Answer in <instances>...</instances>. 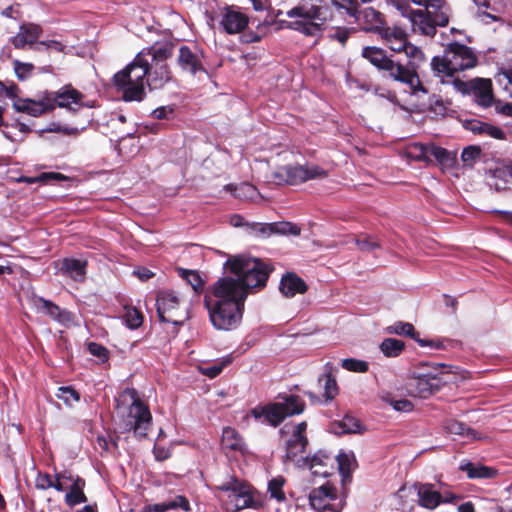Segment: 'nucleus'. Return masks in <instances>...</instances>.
I'll use <instances>...</instances> for the list:
<instances>
[{
    "instance_id": "obj_1",
    "label": "nucleus",
    "mask_w": 512,
    "mask_h": 512,
    "mask_svg": "<svg viewBox=\"0 0 512 512\" xmlns=\"http://www.w3.org/2000/svg\"><path fill=\"white\" fill-rule=\"evenodd\" d=\"M246 295L229 276L219 278L211 287V295L204 297L209 319L217 330L229 331L241 323Z\"/></svg>"
},
{
    "instance_id": "obj_2",
    "label": "nucleus",
    "mask_w": 512,
    "mask_h": 512,
    "mask_svg": "<svg viewBox=\"0 0 512 512\" xmlns=\"http://www.w3.org/2000/svg\"><path fill=\"white\" fill-rule=\"evenodd\" d=\"M407 17L421 34L433 37L436 27L449 23L448 8L442 0H387Z\"/></svg>"
},
{
    "instance_id": "obj_3",
    "label": "nucleus",
    "mask_w": 512,
    "mask_h": 512,
    "mask_svg": "<svg viewBox=\"0 0 512 512\" xmlns=\"http://www.w3.org/2000/svg\"><path fill=\"white\" fill-rule=\"evenodd\" d=\"M286 27L307 37L320 38L330 19L329 8L323 0H301L286 11Z\"/></svg>"
},
{
    "instance_id": "obj_4",
    "label": "nucleus",
    "mask_w": 512,
    "mask_h": 512,
    "mask_svg": "<svg viewBox=\"0 0 512 512\" xmlns=\"http://www.w3.org/2000/svg\"><path fill=\"white\" fill-rule=\"evenodd\" d=\"M225 267L235 275V277H230L237 286L244 290L246 297L250 291L264 288L273 270L270 263L245 255L227 260Z\"/></svg>"
},
{
    "instance_id": "obj_5",
    "label": "nucleus",
    "mask_w": 512,
    "mask_h": 512,
    "mask_svg": "<svg viewBox=\"0 0 512 512\" xmlns=\"http://www.w3.org/2000/svg\"><path fill=\"white\" fill-rule=\"evenodd\" d=\"M116 409L124 432L133 431L137 437H145L151 426L152 415L148 406L139 398L134 388H126Z\"/></svg>"
},
{
    "instance_id": "obj_6",
    "label": "nucleus",
    "mask_w": 512,
    "mask_h": 512,
    "mask_svg": "<svg viewBox=\"0 0 512 512\" xmlns=\"http://www.w3.org/2000/svg\"><path fill=\"white\" fill-rule=\"evenodd\" d=\"M149 60L143 52L113 77V84L126 102L142 101L145 97V78Z\"/></svg>"
},
{
    "instance_id": "obj_7",
    "label": "nucleus",
    "mask_w": 512,
    "mask_h": 512,
    "mask_svg": "<svg viewBox=\"0 0 512 512\" xmlns=\"http://www.w3.org/2000/svg\"><path fill=\"white\" fill-rule=\"evenodd\" d=\"M362 56L378 69L386 71L391 79L407 85L411 94L428 93L418 75L406 69L403 64L393 61L383 49L368 46L362 50Z\"/></svg>"
},
{
    "instance_id": "obj_8",
    "label": "nucleus",
    "mask_w": 512,
    "mask_h": 512,
    "mask_svg": "<svg viewBox=\"0 0 512 512\" xmlns=\"http://www.w3.org/2000/svg\"><path fill=\"white\" fill-rule=\"evenodd\" d=\"M477 57L472 49L464 44L452 43L444 51L442 57L435 56L431 61L437 76L453 77L456 73L476 66Z\"/></svg>"
},
{
    "instance_id": "obj_9",
    "label": "nucleus",
    "mask_w": 512,
    "mask_h": 512,
    "mask_svg": "<svg viewBox=\"0 0 512 512\" xmlns=\"http://www.w3.org/2000/svg\"><path fill=\"white\" fill-rule=\"evenodd\" d=\"M304 409L305 403L300 396L288 395L280 402L257 405L251 409L250 414L255 420L276 427L286 417L301 414Z\"/></svg>"
},
{
    "instance_id": "obj_10",
    "label": "nucleus",
    "mask_w": 512,
    "mask_h": 512,
    "mask_svg": "<svg viewBox=\"0 0 512 512\" xmlns=\"http://www.w3.org/2000/svg\"><path fill=\"white\" fill-rule=\"evenodd\" d=\"M445 366H432L427 372L412 376L407 382L408 392L416 397L427 398L448 382Z\"/></svg>"
},
{
    "instance_id": "obj_11",
    "label": "nucleus",
    "mask_w": 512,
    "mask_h": 512,
    "mask_svg": "<svg viewBox=\"0 0 512 512\" xmlns=\"http://www.w3.org/2000/svg\"><path fill=\"white\" fill-rule=\"evenodd\" d=\"M327 175V171L317 165H288L274 171L271 179L277 185H297L312 179H322Z\"/></svg>"
},
{
    "instance_id": "obj_12",
    "label": "nucleus",
    "mask_w": 512,
    "mask_h": 512,
    "mask_svg": "<svg viewBox=\"0 0 512 512\" xmlns=\"http://www.w3.org/2000/svg\"><path fill=\"white\" fill-rule=\"evenodd\" d=\"M224 493L226 507L231 511H240L252 507L254 500L250 487L236 478H231L218 487Z\"/></svg>"
},
{
    "instance_id": "obj_13",
    "label": "nucleus",
    "mask_w": 512,
    "mask_h": 512,
    "mask_svg": "<svg viewBox=\"0 0 512 512\" xmlns=\"http://www.w3.org/2000/svg\"><path fill=\"white\" fill-rule=\"evenodd\" d=\"M306 428L307 423L304 421L292 427L291 436L286 445L285 463H292L298 468H306L308 457L302 456L308 443L305 436Z\"/></svg>"
},
{
    "instance_id": "obj_14",
    "label": "nucleus",
    "mask_w": 512,
    "mask_h": 512,
    "mask_svg": "<svg viewBox=\"0 0 512 512\" xmlns=\"http://www.w3.org/2000/svg\"><path fill=\"white\" fill-rule=\"evenodd\" d=\"M410 154L422 161H429L433 157L443 169H451L455 166L456 153L434 144H415Z\"/></svg>"
},
{
    "instance_id": "obj_15",
    "label": "nucleus",
    "mask_w": 512,
    "mask_h": 512,
    "mask_svg": "<svg viewBox=\"0 0 512 512\" xmlns=\"http://www.w3.org/2000/svg\"><path fill=\"white\" fill-rule=\"evenodd\" d=\"M180 298L174 291H161L157 295L156 305L159 319L165 323L180 324L179 319Z\"/></svg>"
},
{
    "instance_id": "obj_16",
    "label": "nucleus",
    "mask_w": 512,
    "mask_h": 512,
    "mask_svg": "<svg viewBox=\"0 0 512 512\" xmlns=\"http://www.w3.org/2000/svg\"><path fill=\"white\" fill-rule=\"evenodd\" d=\"M47 96L51 99L53 110L55 107H60L76 112L78 108L86 106L83 102L85 96L70 84L61 87L56 92L47 91Z\"/></svg>"
},
{
    "instance_id": "obj_17",
    "label": "nucleus",
    "mask_w": 512,
    "mask_h": 512,
    "mask_svg": "<svg viewBox=\"0 0 512 512\" xmlns=\"http://www.w3.org/2000/svg\"><path fill=\"white\" fill-rule=\"evenodd\" d=\"M309 501L315 510L339 512L343 508L342 501L335 502L336 489L329 483L314 488L309 494Z\"/></svg>"
},
{
    "instance_id": "obj_18",
    "label": "nucleus",
    "mask_w": 512,
    "mask_h": 512,
    "mask_svg": "<svg viewBox=\"0 0 512 512\" xmlns=\"http://www.w3.org/2000/svg\"><path fill=\"white\" fill-rule=\"evenodd\" d=\"M13 107L16 111L26 113L33 117H39L45 113L53 111L51 99L48 98L47 91L41 93L38 99H18L14 102Z\"/></svg>"
},
{
    "instance_id": "obj_19",
    "label": "nucleus",
    "mask_w": 512,
    "mask_h": 512,
    "mask_svg": "<svg viewBox=\"0 0 512 512\" xmlns=\"http://www.w3.org/2000/svg\"><path fill=\"white\" fill-rule=\"evenodd\" d=\"M56 273L76 282H83L86 276L87 262L75 258H63L53 262Z\"/></svg>"
},
{
    "instance_id": "obj_20",
    "label": "nucleus",
    "mask_w": 512,
    "mask_h": 512,
    "mask_svg": "<svg viewBox=\"0 0 512 512\" xmlns=\"http://www.w3.org/2000/svg\"><path fill=\"white\" fill-rule=\"evenodd\" d=\"M42 33L43 29L40 25L31 22L23 23L16 35L10 38V42L16 49H26L34 44H39L38 39Z\"/></svg>"
},
{
    "instance_id": "obj_21",
    "label": "nucleus",
    "mask_w": 512,
    "mask_h": 512,
    "mask_svg": "<svg viewBox=\"0 0 512 512\" xmlns=\"http://www.w3.org/2000/svg\"><path fill=\"white\" fill-rule=\"evenodd\" d=\"M477 7V16L485 23L501 21V15L507 7V0H473Z\"/></svg>"
},
{
    "instance_id": "obj_22",
    "label": "nucleus",
    "mask_w": 512,
    "mask_h": 512,
    "mask_svg": "<svg viewBox=\"0 0 512 512\" xmlns=\"http://www.w3.org/2000/svg\"><path fill=\"white\" fill-rule=\"evenodd\" d=\"M468 90L472 93L475 102L484 108L492 106L494 94L492 81L487 78H474L467 84Z\"/></svg>"
},
{
    "instance_id": "obj_23",
    "label": "nucleus",
    "mask_w": 512,
    "mask_h": 512,
    "mask_svg": "<svg viewBox=\"0 0 512 512\" xmlns=\"http://www.w3.org/2000/svg\"><path fill=\"white\" fill-rule=\"evenodd\" d=\"M180 67L192 74L204 71L203 52L196 46H181L178 55Z\"/></svg>"
},
{
    "instance_id": "obj_24",
    "label": "nucleus",
    "mask_w": 512,
    "mask_h": 512,
    "mask_svg": "<svg viewBox=\"0 0 512 512\" xmlns=\"http://www.w3.org/2000/svg\"><path fill=\"white\" fill-rule=\"evenodd\" d=\"M418 505L428 510L436 509L442 503V493L434 489L431 483H415Z\"/></svg>"
},
{
    "instance_id": "obj_25",
    "label": "nucleus",
    "mask_w": 512,
    "mask_h": 512,
    "mask_svg": "<svg viewBox=\"0 0 512 512\" xmlns=\"http://www.w3.org/2000/svg\"><path fill=\"white\" fill-rule=\"evenodd\" d=\"M335 457L326 451H318L308 458L307 468L315 476L328 477L334 469Z\"/></svg>"
},
{
    "instance_id": "obj_26",
    "label": "nucleus",
    "mask_w": 512,
    "mask_h": 512,
    "mask_svg": "<svg viewBox=\"0 0 512 512\" xmlns=\"http://www.w3.org/2000/svg\"><path fill=\"white\" fill-rule=\"evenodd\" d=\"M220 24L226 33L236 34L246 28L248 17L233 6L226 7Z\"/></svg>"
},
{
    "instance_id": "obj_27",
    "label": "nucleus",
    "mask_w": 512,
    "mask_h": 512,
    "mask_svg": "<svg viewBox=\"0 0 512 512\" xmlns=\"http://www.w3.org/2000/svg\"><path fill=\"white\" fill-rule=\"evenodd\" d=\"M380 35L390 50L402 53L407 44V33L399 27H382Z\"/></svg>"
},
{
    "instance_id": "obj_28",
    "label": "nucleus",
    "mask_w": 512,
    "mask_h": 512,
    "mask_svg": "<svg viewBox=\"0 0 512 512\" xmlns=\"http://www.w3.org/2000/svg\"><path fill=\"white\" fill-rule=\"evenodd\" d=\"M146 77L145 83L151 90L163 88L171 79L166 63H149Z\"/></svg>"
},
{
    "instance_id": "obj_29",
    "label": "nucleus",
    "mask_w": 512,
    "mask_h": 512,
    "mask_svg": "<svg viewBox=\"0 0 512 512\" xmlns=\"http://www.w3.org/2000/svg\"><path fill=\"white\" fill-rule=\"evenodd\" d=\"M279 290L285 297L291 298L296 294L305 293L307 290V285L296 274L287 273L281 278Z\"/></svg>"
},
{
    "instance_id": "obj_30",
    "label": "nucleus",
    "mask_w": 512,
    "mask_h": 512,
    "mask_svg": "<svg viewBox=\"0 0 512 512\" xmlns=\"http://www.w3.org/2000/svg\"><path fill=\"white\" fill-rule=\"evenodd\" d=\"M464 127L474 134L486 135L495 139H504L505 133L499 127L480 120L472 119L465 122Z\"/></svg>"
},
{
    "instance_id": "obj_31",
    "label": "nucleus",
    "mask_w": 512,
    "mask_h": 512,
    "mask_svg": "<svg viewBox=\"0 0 512 512\" xmlns=\"http://www.w3.org/2000/svg\"><path fill=\"white\" fill-rule=\"evenodd\" d=\"M497 84L512 98V51L508 52L505 63L495 75Z\"/></svg>"
},
{
    "instance_id": "obj_32",
    "label": "nucleus",
    "mask_w": 512,
    "mask_h": 512,
    "mask_svg": "<svg viewBox=\"0 0 512 512\" xmlns=\"http://www.w3.org/2000/svg\"><path fill=\"white\" fill-rule=\"evenodd\" d=\"M511 169L507 166L497 167L490 171L487 178L488 185L494 188L496 191H502L509 187L512 183L511 180Z\"/></svg>"
},
{
    "instance_id": "obj_33",
    "label": "nucleus",
    "mask_w": 512,
    "mask_h": 512,
    "mask_svg": "<svg viewBox=\"0 0 512 512\" xmlns=\"http://www.w3.org/2000/svg\"><path fill=\"white\" fill-rule=\"evenodd\" d=\"M459 469L467 473L470 479H488L492 478L496 471L484 465L474 464L470 461H462Z\"/></svg>"
},
{
    "instance_id": "obj_34",
    "label": "nucleus",
    "mask_w": 512,
    "mask_h": 512,
    "mask_svg": "<svg viewBox=\"0 0 512 512\" xmlns=\"http://www.w3.org/2000/svg\"><path fill=\"white\" fill-rule=\"evenodd\" d=\"M85 481L76 477L72 480L70 491L65 495V502L68 506L73 507L81 503L87 502V497L83 492Z\"/></svg>"
},
{
    "instance_id": "obj_35",
    "label": "nucleus",
    "mask_w": 512,
    "mask_h": 512,
    "mask_svg": "<svg viewBox=\"0 0 512 512\" xmlns=\"http://www.w3.org/2000/svg\"><path fill=\"white\" fill-rule=\"evenodd\" d=\"M402 53H404L408 59V63L406 66L404 65V67L412 71L415 75H418L416 70L425 61V55L422 50L419 47L407 42L405 48L402 50Z\"/></svg>"
},
{
    "instance_id": "obj_36",
    "label": "nucleus",
    "mask_w": 512,
    "mask_h": 512,
    "mask_svg": "<svg viewBox=\"0 0 512 512\" xmlns=\"http://www.w3.org/2000/svg\"><path fill=\"white\" fill-rule=\"evenodd\" d=\"M444 429L447 433L453 435H459L471 440L480 439L479 433L477 431L467 427L465 423L459 422L454 419H449L445 421Z\"/></svg>"
},
{
    "instance_id": "obj_37",
    "label": "nucleus",
    "mask_w": 512,
    "mask_h": 512,
    "mask_svg": "<svg viewBox=\"0 0 512 512\" xmlns=\"http://www.w3.org/2000/svg\"><path fill=\"white\" fill-rule=\"evenodd\" d=\"M338 469L342 476V481L350 479L351 473L356 468L357 463L355 456L352 452H340L336 457Z\"/></svg>"
},
{
    "instance_id": "obj_38",
    "label": "nucleus",
    "mask_w": 512,
    "mask_h": 512,
    "mask_svg": "<svg viewBox=\"0 0 512 512\" xmlns=\"http://www.w3.org/2000/svg\"><path fill=\"white\" fill-rule=\"evenodd\" d=\"M37 307L49 315L52 319L59 322H65L70 318V315L67 311L61 310L58 305L42 297L37 299Z\"/></svg>"
},
{
    "instance_id": "obj_39",
    "label": "nucleus",
    "mask_w": 512,
    "mask_h": 512,
    "mask_svg": "<svg viewBox=\"0 0 512 512\" xmlns=\"http://www.w3.org/2000/svg\"><path fill=\"white\" fill-rule=\"evenodd\" d=\"M221 443L224 449L232 451H242L244 442L239 433L231 428L226 427L222 431Z\"/></svg>"
},
{
    "instance_id": "obj_40",
    "label": "nucleus",
    "mask_w": 512,
    "mask_h": 512,
    "mask_svg": "<svg viewBox=\"0 0 512 512\" xmlns=\"http://www.w3.org/2000/svg\"><path fill=\"white\" fill-rule=\"evenodd\" d=\"M387 332L390 334L405 335L416 340L421 346L431 345V342L418 339V333L415 332L414 326L408 322H396L387 327Z\"/></svg>"
},
{
    "instance_id": "obj_41",
    "label": "nucleus",
    "mask_w": 512,
    "mask_h": 512,
    "mask_svg": "<svg viewBox=\"0 0 512 512\" xmlns=\"http://www.w3.org/2000/svg\"><path fill=\"white\" fill-rule=\"evenodd\" d=\"M124 313L122 318L124 320L125 325L129 329H137L142 325L143 315L142 313L136 309L135 307L125 305L123 307Z\"/></svg>"
},
{
    "instance_id": "obj_42",
    "label": "nucleus",
    "mask_w": 512,
    "mask_h": 512,
    "mask_svg": "<svg viewBox=\"0 0 512 512\" xmlns=\"http://www.w3.org/2000/svg\"><path fill=\"white\" fill-rule=\"evenodd\" d=\"M182 508L187 511L190 509L189 502L184 496H178L176 500L169 501L167 503H158L154 505H149L148 510L150 512H166L169 509Z\"/></svg>"
},
{
    "instance_id": "obj_43",
    "label": "nucleus",
    "mask_w": 512,
    "mask_h": 512,
    "mask_svg": "<svg viewBox=\"0 0 512 512\" xmlns=\"http://www.w3.org/2000/svg\"><path fill=\"white\" fill-rule=\"evenodd\" d=\"M178 274L191 285L196 293H200L203 290L204 281L198 271L179 268Z\"/></svg>"
},
{
    "instance_id": "obj_44",
    "label": "nucleus",
    "mask_w": 512,
    "mask_h": 512,
    "mask_svg": "<svg viewBox=\"0 0 512 512\" xmlns=\"http://www.w3.org/2000/svg\"><path fill=\"white\" fill-rule=\"evenodd\" d=\"M404 347V342L395 338L384 339L380 344L381 352L387 357H397Z\"/></svg>"
},
{
    "instance_id": "obj_45",
    "label": "nucleus",
    "mask_w": 512,
    "mask_h": 512,
    "mask_svg": "<svg viewBox=\"0 0 512 512\" xmlns=\"http://www.w3.org/2000/svg\"><path fill=\"white\" fill-rule=\"evenodd\" d=\"M143 54L145 57H150V64L165 63L171 55V48L168 45L154 46L146 54Z\"/></svg>"
},
{
    "instance_id": "obj_46",
    "label": "nucleus",
    "mask_w": 512,
    "mask_h": 512,
    "mask_svg": "<svg viewBox=\"0 0 512 512\" xmlns=\"http://www.w3.org/2000/svg\"><path fill=\"white\" fill-rule=\"evenodd\" d=\"M285 482L286 481L282 476H277L269 481L268 492L270 493L271 498H274L279 502L285 500L286 497L283 491V486Z\"/></svg>"
},
{
    "instance_id": "obj_47",
    "label": "nucleus",
    "mask_w": 512,
    "mask_h": 512,
    "mask_svg": "<svg viewBox=\"0 0 512 512\" xmlns=\"http://www.w3.org/2000/svg\"><path fill=\"white\" fill-rule=\"evenodd\" d=\"M65 177L61 173L56 172H44L37 177L21 176L18 178V182L34 184V183H47L51 180H63Z\"/></svg>"
},
{
    "instance_id": "obj_48",
    "label": "nucleus",
    "mask_w": 512,
    "mask_h": 512,
    "mask_svg": "<svg viewBox=\"0 0 512 512\" xmlns=\"http://www.w3.org/2000/svg\"><path fill=\"white\" fill-rule=\"evenodd\" d=\"M56 396L68 406H72L80 400L79 393L71 386L59 387Z\"/></svg>"
},
{
    "instance_id": "obj_49",
    "label": "nucleus",
    "mask_w": 512,
    "mask_h": 512,
    "mask_svg": "<svg viewBox=\"0 0 512 512\" xmlns=\"http://www.w3.org/2000/svg\"><path fill=\"white\" fill-rule=\"evenodd\" d=\"M74 478L72 477H66L64 475H57L55 480H52L49 475H44V480H46V483L39 484L40 488L47 489V488H55L57 491H64L67 486L65 484V480H69L72 482Z\"/></svg>"
},
{
    "instance_id": "obj_50",
    "label": "nucleus",
    "mask_w": 512,
    "mask_h": 512,
    "mask_svg": "<svg viewBox=\"0 0 512 512\" xmlns=\"http://www.w3.org/2000/svg\"><path fill=\"white\" fill-rule=\"evenodd\" d=\"M481 150L477 146H468L463 149L461 159L465 166L472 167L480 158Z\"/></svg>"
},
{
    "instance_id": "obj_51",
    "label": "nucleus",
    "mask_w": 512,
    "mask_h": 512,
    "mask_svg": "<svg viewBox=\"0 0 512 512\" xmlns=\"http://www.w3.org/2000/svg\"><path fill=\"white\" fill-rule=\"evenodd\" d=\"M13 67L17 78L22 81L28 79L34 70V65L32 63L21 62L19 60L13 61Z\"/></svg>"
},
{
    "instance_id": "obj_52",
    "label": "nucleus",
    "mask_w": 512,
    "mask_h": 512,
    "mask_svg": "<svg viewBox=\"0 0 512 512\" xmlns=\"http://www.w3.org/2000/svg\"><path fill=\"white\" fill-rule=\"evenodd\" d=\"M339 427L342 433H357L361 432L360 421L353 416H345L340 422Z\"/></svg>"
},
{
    "instance_id": "obj_53",
    "label": "nucleus",
    "mask_w": 512,
    "mask_h": 512,
    "mask_svg": "<svg viewBox=\"0 0 512 512\" xmlns=\"http://www.w3.org/2000/svg\"><path fill=\"white\" fill-rule=\"evenodd\" d=\"M341 366L352 372H358V373H364L368 371V363L362 360L354 359V358H347L342 360Z\"/></svg>"
},
{
    "instance_id": "obj_54",
    "label": "nucleus",
    "mask_w": 512,
    "mask_h": 512,
    "mask_svg": "<svg viewBox=\"0 0 512 512\" xmlns=\"http://www.w3.org/2000/svg\"><path fill=\"white\" fill-rule=\"evenodd\" d=\"M300 231L301 230L297 225L292 224L290 222L273 223V234L299 235Z\"/></svg>"
},
{
    "instance_id": "obj_55",
    "label": "nucleus",
    "mask_w": 512,
    "mask_h": 512,
    "mask_svg": "<svg viewBox=\"0 0 512 512\" xmlns=\"http://www.w3.org/2000/svg\"><path fill=\"white\" fill-rule=\"evenodd\" d=\"M355 244L361 251H372L380 247V244L367 235L354 238Z\"/></svg>"
},
{
    "instance_id": "obj_56",
    "label": "nucleus",
    "mask_w": 512,
    "mask_h": 512,
    "mask_svg": "<svg viewBox=\"0 0 512 512\" xmlns=\"http://www.w3.org/2000/svg\"><path fill=\"white\" fill-rule=\"evenodd\" d=\"M338 394V387L336 380L330 375L324 377V396L327 401L335 398Z\"/></svg>"
},
{
    "instance_id": "obj_57",
    "label": "nucleus",
    "mask_w": 512,
    "mask_h": 512,
    "mask_svg": "<svg viewBox=\"0 0 512 512\" xmlns=\"http://www.w3.org/2000/svg\"><path fill=\"white\" fill-rule=\"evenodd\" d=\"M250 233L257 237H268L273 234V223H253L250 225Z\"/></svg>"
},
{
    "instance_id": "obj_58",
    "label": "nucleus",
    "mask_w": 512,
    "mask_h": 512,
    "mask_svg": "<svg viewBox=\"0 0 512 512\" xmlns=\"http://www.w3.org/2000/svg\"><path fill=\"white\" fill-rule=\"evenodd\" d=\"M333 5L340 9H345L350 16H356L358 11V0H333Z\"/></svg>"
},
{
    "instance_id": "obj_59",
    "label": "nucleus",
    "mask_w": 512,
    "mask_h": 512,
    "mask_svg": "<svg viewBox=\"0 0 512 512\" xmlns=\"http://www.w3.org/2000/svg\"><path fill=\"white\" fill-rule=\"evenodd\" d=\"M225 189L229 191H234L237 197H242L243 195L252 197L253 194L255 193V187L248 183H244L239 187H233V185L229 184L225 186Z\"/></svg>"
},
{
    "instance_id": "obj_60",
    "label": "nucleus",
    "mask_w": 512,
    "mask_h": 512,
    "mask_svg": "<svg viewBox=\"0 0 512 512\" xmlns=\"http://www.w3.org/2000/svg\"><path fill=\"white\" fill-rule=\"evenodd\" d=\"M364 17L367 21L371 22L373 28H380L383 24L382 15L374 8H366L364 11Z\"/></svg>"
},
{
    "instance_id": "obj_61",
    "label": "nucleus",
    "mask_w": 512,
    "mask_h": 512,
    "mask_svg": "<svg viewBox=\"0 0 512 512\" xmlns=\"http://www.w3.org/2000/svg\"><path fill=\"white\" fill-rule=\"evenodd\" d=\"M88 350L93 356H96L102 362L108 360V350L103 345L91 342L88 344Z\"/></svg>"
},
{
    "instance_id": "obj_62",
    "label": "nucleus",
    "mask_w": 512,
    "mask_h": 512,
    "mask_svg": "<svg viewBox=\"0 0 512 512\" xmlns=\"http://www.w3.org/2000/svg\"><path fill=\"white\" fill-rule=\"evenodd\" d=\"M173 113V109L169 106L158 107L152 111V116L155 119H165Z\"/></svg>"
},
{
    "instance_id": "obj_63",
    "label": "nucleus",
    "mask_w": 512,
    "mask_h": 512,
    "mask_svg": "<svg viewBox=\"0 0 512 512\" xmlns=\"http://www.w3.org/2000/svg\"><path fill=\"white\" fill-rule=\"evenodd\" d=\"M392 406L395 410L402 412H409L413 409V404L406 399L394 401Z\"/></svg>"
},
{
    "instance_id": "obj_64",
    "label": "nucleus",
    "mask_w": 512,
    "mask_h": 512,
    "mask_svg": "<svg viewBox=\"0 0 512 512\" xmlns=\"http://www.w3.org/2000/svg\"><path fill=\"white\" fill-rule=\"evenodd\" d=\"M494 104L497 113L512 117V103L502 104L501 102H494Z\"/></svg>"
}]
</instances>
